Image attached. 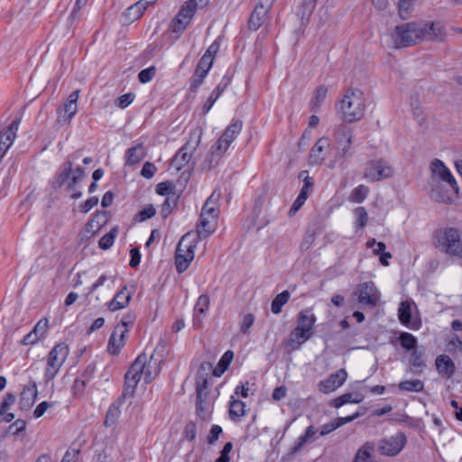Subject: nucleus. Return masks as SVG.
Returning a JSON list of instances; mask_svg holds the SVG:
<instances>
[{
	"mask_svg": "<svg viewBox=\"0 0 462 462\" xmlns=\"http://www.w3.org/2000/svg\"><path fill=\"white\" fill-rule=\"evenodd\" d=\"M197 6L198 4L196 0H188L184 3L171 24L172 32L181 33L186 30L194 16Z\"/></svg>",
	"mask_w": 462,
	"mask_h": 462,
	"instance_id": "nucleus-11",
	"label": "nucleus"
},
{
	"mask_svg": "<svg viewBox=\"0 0 462 462\" xmlns=\"http://www.w3.org/2000/svg\"><path fill=\"white\" fill-rule=\"evenodd\" d=\"M84 377H85V374H82L81 377L76 378L73 383L72 392H73V394L76 396H80L83 394L86 385L89 381L87 376H86V378H84Z\"/></svg>",
	"mask_w": 462,
	"mask_h": 462,
	"instance_id": "nucleus-57",
	"label": "nucleus"
},
{
	"mask_svg": "<svg viewBox=\"0 0 462 462\" xmlns=\"http://www.w3.org/2000/svg\"><path fill=\"white\" fill-rule=\"evenodd\" d=\"M420 28L423 31V41L442 42L446 38L445 27L439 22H420Z\"/></svg>",
	"mask_w": 462,
	"mask_h": 462,
	"instance_id": "nucleus-16",
	"label": "nucleus"
},
{
	"mask_svg": "<svg viewBox=\"0 0 462 462\" xmlns=\"http://www.w3.org/2000/svg\"><path fill=\"white\" fill-rule=\"evenodd\" d=\"M116 275H107L102 274L98 277V279L91 285L88 291V295L94 293L99 287L104 286L106 282H108L107 287H110V284H114L116 282Z\"/></svg>",
	"mask_w": 462,
	"mask_h": 462,
	"instance_id": "nucleus-46",
	"label": "nucleus"
},
{
	"mask_svg": "<svg viewBox=\"0 0 462 462\" xmlns=\"http://www.w3.org/2000/svg\"><path fill=\"white\" fill-rule=\"evenodd\" d=\"M318 430L310 425L306 428L304 433L300 435L293 443L291 450L292 453L299 452L307 443L317 439Z\"/></svg>",
	"mask_w": 462,
	"mask_h": 462,
	"instance_id": "nucleus-27",
	"label": "nucleus"
},
{
	"mask_svg": "<svg viewBox=\"0 0 462 462\" xmlns=\"http://www.w3.org/2000/svg\"><path fill=\"white\" fill-rule=\"evenodd\" d=\"M156 69L154 66H151L147 69L141 70L138 74V79L141 83L150 82L155 76Z\"/></svg>",
	"mask_w": 462,
	"mask_h": 462,
	"instance_id": "nucleus-60",
	"label": "nucleus"
},
{
	"mask_svg": "<svg viewBox=\"0 0 462 462\" xmlns=\"http://www.w3.org/2000/svg\"><path fill=\"white\" fill-rule=\"evenodd\" d=\"M176 206L177 198L175 197V193H172L171 196L166 197L162 205L161 209V215L162 216V217H167L168 216H170L172 213L173 209L176 208Z\"/></svg>",
	"mask_w": 462,
	"mask_h": 462,
	"instance_id": "nucleus-48",
	"label": "nucleus"
},
{
	"mask_svg": "<svg viewBox=\"0 0 462 462\" xmlns=\"http://www.w3.org/2000/svg\"><path fill=\"white\" fill-rule=\"evenodd\" d=\"M20 120H14L7 127L0 128V162L12 145L18 130Z\"/></svg>",
	"mask_w": 462,
	"mask_h": 462,
	"instance_id": "nucleus-15",
	"label": "nucleus"
},
{
	"mask_svg": "<svg viewBox=\"0 0 462 462\" xmlns=\"http://www.w3.org/2000/svg\"><path fill=\"white\" fill-rule=\"evenodd\" d=\"M71 174H72V176L69 179V180L68 181V185H67V189L69 190H73L76 188V186L78 185V183L83 180V178L85 176V171L82 168L78 167L75 170H72Z\"/></svg>",
	"mask_w": 462,
	"mask_h": 462,
	"instance_id": "nucleus-53",
	"label": "nucleus"
},
{
	"mask_svg": "<svg viewBox=\"0 0 462 462\" xmlns=\"http://www.w3.org/2000/svg\"><path fill=\"white\" fill-rule=\"evenodd\" d=\"M271 6V0H262L259 4L256 5L248 22V26L251 30L256 31L262 26V24L266 20Z\"/></svg>",
	"mask_w": 462,
	"mask_h": 462,
	"instance_id": "nucleus-17",
	"label": "nucleus"
},
{
	"mask_svg": "<svg viewBox=\"0 0 462 462\" xmlns=\"http://www.w3.org/2000/svg\"><path fill=\"white\" fill-rule=\"evenodd\" d=\"M432 245L441 253L462 259V238L457 228L442 227L435 230Z\"/></svg>",
	"mask_w": 462,
	"mask_h": 462,
	"instance_id": "nucleus-2",
	"label": "nucleus"
},
{
	"mask_svg": "<svg viewBox=\"0 0 462 462\" xmlns=\"http://www.w3.org/2000/svg\"><path fill=\"white\" fill-rule=\"evenodd\" d=\"M116 234H117V229L113 228L110 230V232H108L107 234L103 236L98 242L99 247L104 250L109 249L115 242Z\"/></svg>",
	"mask_w": 462,
	"mask_h": 462,
	"instance_id": "nucleus-56",
	"label": "nucleus"
},
{
	"mask_svg": "<svg viewBox=\"0 0 462 462\" xmlns=\"http://www.w3.org/2000/svg\"><path fill=\"white\" fill-rule=\"evenodd\" d=\"M415 0H400L399 2V15L402 20L410 17L412 11Z\"/></svg>",
	"mask_w": 462,
	"mask_h": 462,
	"instance_id": "nucleus-52",
	"label": "nucleus"
},
{
	"mask_svg": "<svg viewBox=\"0 0 462 462\" xmlns=\"http://www.w3.org/2000/svg\"><path fill=\"white\" fill-rule=\"evenodd\" d=\"M230 83V79L225 76L222 80L218 83L216 88L212 91L210 96L208 97L207 101L204 103L202 107V112L207 114L209 112L215 102L219 98L222 93L225 91L228 84Z\"/></svg>",
	"mask_w": 462,
	"mask_h": 462,
	"instance_id": "nucleus-26",
	"label": "nucleus"
},
{
	"mask_svg": "<svg viewBox=\"0 0 462 462\" xmlns=\"http://www.w3.org/2000/svg\"><path fill=\"white\" fill-rule=\"evenodd\" d=\"M430 170L433 175H437L442 181L446 182L453 190L454 194H458V185L446 165L439 159H435L432 161L430 164Z\"/></svg>",
	"mask_w": 462,
	"mask_h": 462,
	"instance_id": "nucleus-14",
	"label": "nucleus"
},
{
	"mask_svg": "<svg viewBox=\"0 0 462 462\" xmlns=\"http://www.w3.org/2000/svg\"><path fill=\"white\" fill-rule=\"evenodd\" d=\"M335 160H345L353 154L351 146L353 143V131L346 125H340L334 130Z\"/></svg>",
	"mask_w": 462,
	"mask_h": 462,
	"instance_id": "nucleus-7",
	"label": "nucleus"
},
{
	"mask_svg": "<svg viewBox=\"0 0 462 462\" xmlns=\"http://www.w3.org/2000/svg\"><path fill=\"white\" fill-rule=\"evenodd\" d=\"M401 391L420 393L424 389V383L420 379L406 380L399 383Z\"/></svg>",
	"mask_w": 462,
	"mask_h": 462,
	"instance_id": "nucleus-43",
	"label": "nucleus"
},
{
	"mask_svg": "<svg viewBox=\"0 0 462 462\" xmlns=\"http://www.w3.org/2000/svg\"><path fill=\"white\" fill-rule=\"evenodd\" d=\"M365 110L364 93L359 89H349L339 102L341 117L349 123L360 120Z\"/></svg>",
	"mask_w": 462,
	"mask_h": 462,
	"instance_id": "nucleus-3",
	"label": "nucleus"
},
{
	"mask_svg": "<svg viewBox=\"0 0 462 462\" xmlns=\"http://www.w3.org/2000/svg\"><path fill=\"white\" fill-rule=\"evenodd\" d=\"M245 403L239 400L230 402L229 415L231 420H238L245 413Z\"/></svg>",
	"mask_w": 462,
	"mask_h": 462,
	"instance_id": "nucleus-41",
	"label": "nucleus"
},
{
	"mask_svg": "<svg viewBox=\"0 0 462 462\" xmlns=\"http://www.w3.org/2000/svg\"><path fill=\"white\" fill-rule=\"evenodd\" d=\"M217 218H211L209 216L200 214L199 223L197 226V232L199 236L207 237L215 229Z\"/></svg>",
	"mask_w": 462,
	"mask_h": 462,
	"instance_id": "nucleus-30",
	"label": "nucleus"
},
{
	"mask_svg": "<svg viewBox=\"0 0 462 462\" xmlns=\"http://www.w3.org/2000/svg\"><path fill=\"white\" fill-rule=\"evenodd\" d=\"M79 156L80 154L78 152L68 157L66 162L64 163L63 171L59 174L57 178V183L59 186L64 185L69 180L72 172L73 161L79 159Z\"/></svg>",
	"mask_w": 462,
	"mask_h": 462,
	"instance_id": "nucleus-32",
	"label": "nucleus"
},
{
	"mask_svg": "<svg viewBox=\"0 0 462 462\" xmlns=\"http://www.w3.org/2000/svg\"><path fill=\"white\" fill-rule=\"evenodd\" d=\"M79 97V90L72 91L67 98L63 107L59 111L60 117H64L66 120H70L78 111V99Z\"/></svg>",
	"mask_w": 462,
	"mask_h": 462,
	"instance_id": "nucleus-24",
	"label": "nucleus"
},
{
	"mask_svg": "<svg viewBox=\"0 0 462 462\" xmlns=\"http://www.w3.org/2000/svg\"><path fill=\"white\" fill-rule=\"evenodd\" d=\"M243 123L241 120H236L230 124L218 138L216 143L211 146L210 154L212 158H221L228 150L231 143L241 133Z\"/></svg>",
	"mask_w": 462,
	"mask_h": 462,
	"instance_id": "nucleus-8",
	"label": "nucleus"
},
{
	"mask_svg": "<svg viewBox=\"0 0 462 462\" xmlns=\"http://www.w3.org/2000/svg\"><path fill=\"white\" fill-rule=\"evenodd\" d=\"M436 369L439 374L450 378L454 375L456 365L452 359L447 355H440L435 360Z\"/></svg>",
	"mask_w": 462,
	"mask_h": 462,
	"instance_id": "nucleus-25",
	"label": "nucleus"
},
{
	"mask_svg": "<svg viewBox=\"0 0 462 462\" xmlns=\"http://www.w3.org/2000/svg\"><path fill=\"white\" fill-rule=\"evenodd\" d=\"M16 396L11 393H7L2 402L0 403V423L6 421L10 422L14 420V415L11 412H7L10 407L15 402Z\"/></svg>",
	"mask_w": 462,
	"mask_h": 462,
	"instance_id": "nucleus-28",
	"label": "nucleus"
},
{
	"mask_svg": "<svg viewBox=\"0 0 462 462\" xmlns=\"http://www.w3.org/2000/svg\"><path fill=\"white\" fill-rule=\"evenodd\" d=\"M347 373L345 369H339L331 374L327 379L319 383V390L323 393H329L340 387L346 380Z\"/></svg>",
	"mask_w": 462,
	"mask_h": 462,
	"instance_id": "nucleus-18",
	"label": "nucleus"
},
{
	"mask_svg": "<svg viewBox=\"0 0 462 462\" xmlns=\"http://www.w3.org/2000/svg\"><path fill=\"white\" fill-rule=\"evenodd\" d=\"M328 94V88L325 86H319L313 94V97L310 102L311 110L317 111L321 104L324 102Z\"/></svg>",
	"mask_w": 462,
	"mask_h": 462,
	"instance_id": "nucleus-37",
	"label": "nucleus"
},
{
	"mask_svg": "<svg viewBox=\"0 0 462 462\" xmlns=\"http://www.w3.org/2000/svg\"><path fill=\"white\" fill-rule=\"evenodd\" d=\"M120 411L119 408L116 405H111L106 412V419L104 424L106 427H112L116 424L117 419L119 418Z\"/></svg>",
	"mask_w": 462,
	"mask_h": 462,
	"instance_id": "nucleus-55",
	"label": "nucleus"
},
{
	"mask_svg": "<svg viewBox=\"0 0 462 462\" xmlns=\"http://www.w3.org/2000/svg\"><path fill=\"white\" fill-rule=\"evenodd\" d=\"M197 246L195 239H190L189 234L184 235L178 243L175 253V266L179 273L185 272L194 259V250Z\"/></svg>",
	"mask_w": 462,
	"mask_h": 462,
	"instance_id": "nucleus-6",
	"label": "nucleus"
},
{
	"mask_svg": "<svg viewBox=\"0 0 462 462\" xmlns=\"http://www.w3.org/2000/svg\"><path fill=\"white\" fill-rule=\"evenodd\" d=\"M49 330V321L47 319H42L38 321V323L34 326L32 331H31V336L33 334L35 337L34 340H31V345L34 344L38 340L44 338Z\"/></svg>",
	"mask_w": 462,
	"mask_h": 462,
	"instance_id": "nucleus-40",
	"label": "nucleus"
},
{
	"mask_svg": "<svg viewBox=\"0 0 462 462\" xmlns=\"http://www.w3.org/2000/svg\"><path fill=\"white\" fill-rule=\"evenodd\" d=\"M422 35L420 22H411L396 26L392 38L395 48H403L420 43Z\"/></svg>",
	"mask_w": 462,
	"mask_h": 462,
	"instance_id": "nucleus-5",
	"label": "nucleus"
},
{
	"mask_svg": "<svg viewBox=\"0 0 462 462\" xmlns=\"http://www.w3.org/2000/svg\"><path fill=\"white\" fill-rule=\"evenodd\" d=\"M369 188L364 184L356 187L349 196V200L354 203H362L369 194Z\"/></svg>",
	"mask_w": 462,
	"mask_h": 462,
	"instance_id": "nucleus-44",
	"label": "nucleus"
},
{
	"mask_svg": "<svg viewBox=\"0 0 462 462\" xmlns=\"http://www.w3.org/2000/svg\"><path fill=\"white\" fill-rule=\"evenodd\" d=\"M359 303L374 307L379 301L380 292L373 282L361 283L356 290Z\"/></svg>",
	"mask_w": 462,
	"mask_h": 462,
	"instance_id": "nucleus-13",
	"label": "nucleus"
},
{
	"mask_svg": "<svg viewBox=\"0 0 462 462\" xmlns=\"http://www.w3.org/2000/svg\"><path fill=\"white\" fill-rule=\"evenodd\" d=\"M201 136H202V129L200 127L196 126V127L190 129V131L189 133V139L187 140L186 143L183 145L184 149L195 152L201 142Z\"/></svg>",
	"mask_w": 462,
	"mask_h": 462,
	"instance_id": "nucleus-35",
	"label": "nucleus"
},
{
	"mask_svg": "<svg viewBox=\"0 0 462 462\" xmlns=\"http://www.w3.org/2000/svg\"><path fill=\"white\" fill-rule=\"evenodd\" d=\"M254 316L252 313L244 315L239 323L240 332L245 335L248 334L249 329L254 323Z\"/></svg>",
	"mask_w": 462,
	"mask_h": 462,
	"instance_id": "nucleus-59",
	"label": "nucleus"
},
{
	"mask_svg": "<svg viewBox=\"0 0 462 462\" xmlns=\"http://www.w3.org/2000/svg\"><path fill=\"white\" fill-rule=\"evenodd\" d=\"M175 185L172 181L160 182L156 186V193L161 196H171L174 193Z\"/></svg>",
	"mask_w": 462,
	"mask_h": 462,
	"instance_id": "nucleus-58",
	"label": "nucleus"
},
{
	"mask_svg": "<svg viewBox=\"0 0 462 462\" xmlns=\"http://www.w3.org/2000/svg\"><path fill=\"white\" fill-rule=\"evenodd\" d=\"M69 353V346L65 343H59L51 350L48 355L44 375L47 381L52 380L57 375Z\"/></svg>",
	"mask_w": 462,
	"mask_h": 462,
	"instance_id": "nucleus-9",
	"label": "nucleus"
},
{
	"mask_svg": "<svg viewBox=\"0 0 462 462\" xmlns=\"http://www.w3.org/2000/svg\"><path fill=\"white\" fill-rule=\"evenodd\" d=\"M131 299L132 293L130 292L127 285H124L109 301L108 309L110 311H116L125 309L128 306Z\"/></svg>",
	"mask_w": 462,
	"mask_h": 462,
	"instance_id": "nucleus-22",
	"label": "nucleus"
},
{
	"mask_svg": "<svg viewBox=\"0 0 462 462\" xmlns=\"http://www.w3.org/2000/svg\"><path fill=\"white\" fill-rule=\"evenodd\" d=\"M393 168L383 159L371 160L366 162L364 178L371 182L380 181L393 175Z\"/></svg>",
	"mask_w": 462,
	"mask_h": 462,
	"instance_id": "nucleus-10",
	"label": "nucleus"
},
{
	"mask_svg": "<svg viewBox=\"0 0 462 462\" xmlns=\"http://www.w3.org/2000/svg\"><path fill=\"white\" fill-rule=\"evenodd\" d=\"M398 317L402 325L407 326L411 319V307L408 301H402L398 309Z\"/></svg>",
	"mask_w": 462,
	"mask_h": 462,
	"instance_id": "nucleus-45",
	"label": "nucleus"
},
{
	"mask_svg": "<svg viewBox=\"0 0 462 462\" xmlns=\"http://www.w3.org/2000/svg\"><path fill=\"white\" fill-rule=\"evenodd\" d=\"M207 75L208 72L196 68L193 76L190 79L189 90L191 92H196L198 88L202 85Z\"/></svg>",
	"mask_w": 462,
	"mask_h": 462,
	"instance_id": "nucleus-47",
	"label": "nucleus"
},
{
	"mask_svg": "<svg viewBox=\"0 0 462 462\" xmlns=\"http://www.w3.org/2000/svg\"><path fill=\"white\" fill-rule=\"evenodd\" d=\"M210 300L208 295L201 294L194 306L193 310V327L195 328H200L204 318L209 309Z\"/></svg>",
	"mask_w": 462,
	"mask_h": 462,
	"instance_id": "nucleus-21",
	"label": "nucleus"
},
{
	"mask_svg": "<svg viewBox=\"0 0 462 462\" xmlns=\"http://www.w3.org/2000/svg\"><path fill=\"white\" fill-rule=\"evenodd\" d=\"M193 153L194 152L190 150H185L184 146H182L174 155L171 162L172 166L176 170L180 171L189 163Z\"/></svg>",
	"mask_w": 462,
	"mask_h": 462,
	"instance_id": "nucleus-31",
	"label": "nucleus"
},
{
	"mask_svg": "<svg viewBox=\"0 0 462 462\" xmlns=\"http://www.w3.org/2000/svg\"><path fill=\"white\" fill-rule=\"evenodd\" d=\"M234 358V353L231 350H228L224 353L221 356L218 365L222 367L220 374H217V371H214V374L219 376L226 369H227L228 365L232 362Z\"/></svg>",
	"mask_w": 462,
	"mask_h": 462,
	"instance_id": "nucleus-61",
	"label": "nucleus"
},
{
	"mask_svg": "<svg viewBox=\"0 0 462 462\" xmlns=\"http://www.w3.org/2000/svg\"><path fill=\"white\" fill-rule=\"evenodd\" d=\"M330 149V140L321 137L313 145L310 152V161L312 164H321Z\"/></svg>",
	"mask_w": 462,
	"mask_h": 462,
	"instance_id": "nucleus-19",
	"label": "nucleus"
},
{
	"mask_svg": "<svg viewBox=\"0 0 462 462\" xmlns=\"http://www.w3.org/2000/svg\"><path fill=\"white\" fill-rule=\"evenodd\" d=\"M233 448V443L232 442H226L221 452H220V456L218 458H217L214 462H229L230 461V457H229V453L231 452Z\"/></svg>",
	"mask_w": 462,
	"mask_h": 462,
	"instance_id": "nucleus-64",
	"label": "nucleus"
},
{
	"mask_svg": "<svg viewBox=\"0 0 462 462\" xmlns=\"http://www.w3.org/2000/svg\"><path fill=\"white\" fill-rule=\"evenodd\" d=\"M213 409V402L208 398V394L197 395V413L202 420L210 418Z\"/></svg>",
	"mask_w": 462,
	"mask_h": 462,
	"instance_id": "nucleus-29",
	"label": "nucleus"
},
{
	"mask_svg": "<svg viewBox=\"0 0 462 462\" xmlns=\"http://www.w3.org/2000/svg\"><path fill=\"white\" fill-rule=\"evenodd\" d=\"M290 292L288 291H283L275 296V298L272 301L271 310L274 314H279L282 311V308L290 300Z\"/></svg>",
	"mask_w": 462,
	"mask_h": 462,
	"instance_id": "nucleus-42",
	"label": "nucleus"
},
{
	"mask_svg": "<svg viewBox=\"0 0 462 462\" xmlns=\"http://www.w3.org/2000/svg\"><path fill=\"white\" fill-rule=\"evenodd\" d=\"M183 435L189 441H194L197 437V426L193 421H189L186 424Z\"/></svg>",
	"mask_w": 462,
	"mask_h": 462,
	"instance_id": "nucleus-63",
	"label": "nucleus"
},
{
	"mask_svg": "<svg viewBox=\"0 0 462 462\" xmlns=\"http://www.w3.org/2000/svg\"><path fill=\"white\" fill-rule=\"evenodd\" d=\"M401 346L407 350H414L417 346V338L411 333L402 332L399 337Z\"/></svg>",
	"mask_w": 462,
	"mask_h": 462,
	"instance_id": "nucleus-49",
	"label": "nucleus"
},
{
	"mask_svg": "<svg viewBox=\"0 0 462 462\" xmlns=\"http://www.w3.org/2000/svg\"><path fill=\"white\" fill-rule=\"evenodd\" d=\"M160 371L161 360L155 358L154 355L150 356L144 353L139 355L125 375L124 396H133L142 377L145 383H150L156 378Z\"/></svg>",
	"mask_w": 462,
	"mask_h": 462,
	"instance_id": "nucleus-1",
	"label": "nucleus"
},
{
	"mask_svg": "<svg viewBox=\"0 0 462 462\" xmlns=\"http://www.w3.org/2000/svg\"><path fill=\"white\" fill-rule=\"evenodd\" d=\"M315 322L316 317L311 310H301L298 315L297 326L291 332L287 345L291 349H300V346L311 337Z\"/></svg>",
	"mask_w": 462,
	"mask_h": 462,
	"instance_id": "nucleus-4",
	"label": "nucleus"
},
{
	"mask_svg": "<svg viewBox=\"0 0 462 462\" xmlns=\"http://www.w3.org/2000/svg\"><path fill=\"white\" fill-rule=\"evenodd\" d=\"M127 333L128 328H123L122 326H116L107 344V351L111 355H118L120 353L125 344V336Z\"/></svg>",
	"mask_w": 462,
	"mask_h": 462,
	"instance_id": "nucleus-20",
	"label": "nucleus"
},
{
	"mask_svg": "<svg viewBox=\"0 0 462 462\" xmlns=\"http://www.w3.org/2000/svg\"><path fill=\"white\" fill-rule=\"evenodd\" d=\"M309 194H310V191L302 189H300V194L294 200V202L289 211L290 216L294 215L303 206V204L305 203V201L307 200V199L309 197Z\"/></svg>",
	"mask_w": 462,
	"mask_h": 462,
	"instance_id": "nucleus-54",
	"label": "nucleus"
},
{
	"mask_svg": "<svg viewBox=\"0 0 462 462\" xmlns=\"http://www.w3.org/2000/svg\"><path fill=\"white\" fill-rule=\"evenodd\" d=\"M362 400L363 397L359 393H347L334 399L333 405L336 408H339L346 403H359Z\"/></svg>",
	"mask_w": 462,
	"mask_h": 462,
	"instance_id": "nucleus-39",
	"label": "nucleus"
},
{
	"mask_svg": "<svg viewBox=\"0 0 462 462\" xmlns=\"http://www.w3.org/2000/svg\"><path fill=\"white\" fill-rule=\"evenodd\" d=\"M135 97V95L134 93H126V94H124L122 96H120L116 101V105L122 108V109H125L130 104L133 103L134 99Z\"/></svg>",
	"mask_w": 462,
	"mask_h": 462,
	"instance_id": "nucleus-62",
	"label": "nucleus"
},
{
	"mask_svg": "<svg viewBox=\"0 0 462 462\" xmlns=\"http://www.w3.org/2000/svg\"><path fill=\"white\" fill-rule=\"evenodd\" d=\"M430 197L439 203L450 204L453 202V197L448 190H444L441 184H437L430 192Z\"/></svg>",
	"mask_w": 462,
	"mask_h": 462,
	"instance_id": "nucleus-36",
	"label": "nucleus"
},
{
	"mask_svg": "<svg viewBox=\"0 0 462 462\" xmlns=\"http://www.w3.org/2000/svg\"><path fill=\"white\" fill-rule=\"evenodd\" d=\"M146 9L143 7V3L139 1L129 6L125 12L124 15L127 22L133 23L139 19Z\"/></svg>",
	"mask_w": 462,
	"mask_h": 462,
	"instance_id": "nucleus-38",
	"label": "nucleus"
},
{
	"mask_svg": "<svg viewBox=\"0 0 462 462\" xmlns=\"http://www.w3.org/2000/svg\"><path fill=\"white\" fill-rule=\"evenodd\" d=\"M144 157L143 144H137L127 149L125 152V164L134 165L140 162Z\"/></svg>",
	"mask_w": 462,
	"mask_h": 462,
	"instance_id": "nucleus-33",
	"label": "nucleus"
},
{
	"mask_svg": "<svg viewBox=\"0 0 462 462\" xmlns=\"http://www.w3.org/2000/svg\"><path fill=\"white\" fill-rule=\"evenodd\" d=\"M409 362L413 374H421L423 368L426 366V363L423 359V352L418 349H414L411 352Z\"/></svg>",
	"mask_w": 462,
	"mask_h": 462,
	"instance_id": "nucleus-34",
	"label": "nucleus"
},
{
	"mask_svg": "<svg viewBox=\"0 0 462 462\" xmlns=\"http://www.w3.org/2000/svg\"><path fill=\"white\" fill-rule=\"evenodd\" d=\"M356 217L355 226L357 229L364 228L368 221V215L366 209L364 207H358L354 210Z\"/></svg>",
	"mask_w": 462,
	"mask_h": 462,
	"instance_id": "nucleus-50",
	"label": "nucleus"
},
{
	"mask_svg": "<svg viewBox=\"0 0 462 462\" xmlns=\"http://www.w3.org/2000/svg\"><path fill=\"white\" fill-rule=\"evenodd\" d=\"M208 374H202L200 372L196 377V393L197 395L208 394Z\"/></svg>",
	"mask_w": 462,
	"mask_h": 462,
	"instance_id": "nucleus-51",
	"label": "nucleus"
},
{
	"mask_svg": "<svg viewBox=\"0 0 462 462\" xmlns=\"http://www.w3.org/2000/svg\"><path fill=\"white\" fill-rule=\"evenodd\" d=\"M221 198V191L219 189L213 190L211 195L208 198L204 203L201 210V214L204 216H209L211 218H217L219 214L218 201Z\"/></svg>",
	"mask_w": 462,
	"mask_h": 462,
	"instance_id": "nucleus-23",
	"label": "nucleus"
},
{
	"mask_svg": "<svg viewBox=\"0 0 462 462\" xmlns=\"http://www.w3.org/2000/svg\"><path fill=\"white\" fill-rule=\"evenodd\" d=\"M405 444V435L399 432L390 438L380 440L378 444V452L383 456L394 457L402 451Z\"/></svg>",
	"mask_w": 462,
	"mask_h": 462,
	"instance_id": "nucleus-12",
	"label": "nucleus"
}]
</instances>
